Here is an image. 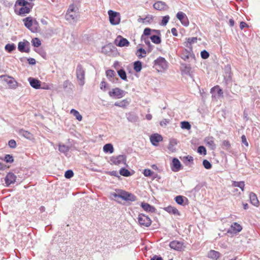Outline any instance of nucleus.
<instances>
[{"label":"nucleus","instance_id":"1","mask_svg":"<svg viewBox=\"0 0 260 260\" xmlns=\"http://www.w3.org/2000/svg\"><path fill=\"white\" fill-rule=\"evenodd\" d=\"M24 25L33 32H37L39 25L38 21L31 17H27L23 19Z\"/></svg>","mask_w":260,"mask_h":260},{"label":"nucleus","instance_id":"2","mask_svg":"<svg viewBox=\"0 0 260 260\" xmlns=\"http://www.w3.org/2000/svg\"><path fill=\"white\" fill-rule=\"evenodd\" d=\"M78 8L74 4H71L69 6L67 10L66 18L68 21H75L78 17Z\"/></svg>","mask_w":260,"mask_h":260},{"label":"nucleus","instance_id":"3","mask_svg":"<svg viewBox=\"0 0 260 260\" xmlns=\"http://www.w3.org/2000/svg\"><path fill=\"white\" fill-rule=\"evenodd\" d=\"M76 74L78 84L81 86H83L85 84V70L82 65L77 66Z\"/></svg>","mask_w":260,"mask_h":260},{"label":"nucleus","instance_id":"4","mask_svg":"<svg viewBox=\"0 0 260 260\" xmlns=\"http://www.w3.org/2000/svg\"><path fill=\"white\" fill-rule=\"evenodd\" d=\"M113 195L115 198H121L127 201H135L136 200V197L135 195L124 190H120L118 193H114Z\"/></svg>","mask_w":260,"mask_h":260},{"label":"nucleus","instance_id":"5","mask_svg":"<svg viewBox=\"0 0 260 260\" xmlns=\"http://www.w3.org/2000/svg\"><path fill=\"white\" fill-rule=\"evenodd\" d=\"M154 66L158 72L165 71L168 67L167 61L162 57H159L154 60Z\"/></svg>","mask_w":260,"mask_h":260},{"label":"nucleus","instance_id":"6","mask_svg":"<svg viewBox=\"0 0 260 260\" xmlns=\"http://www.w3.org/2000/svg\"><path fill=\"white\" fill-rule=\"evenodd\" d=\"M32 7V4H30L24 7H21L20 8H18L17 6L14 7V12L15 14L18 15L24 16L30 12Z\"/></svg>","mask_w":260,"mask_h":260},{"label":"nucleus","instance_id":"7","mask_svg":"<svg viewBox=\"0 0 260 260\" xmlns=\"http://www.w3.org/2000/svg\"><path fill=\"white\" fill-rule=\"evenodd\" d=\"M0 80L6 83L9 88L15 89L18 86L17 82L11 76L1 75L0 76Z\"/></svg>","mask_w":260,"mask_h":260},{"label":"nucleus","instance_id":"8","mask_svg":"<svg viewBox=\"0 0 260 260\" xmlns=\"http://www.w3.org/2000/svg\"><path fill=\"white\" fill-rule=\"evenodd\" d=\"M108 93L110 97L119 99L124 97L126 92L119 88L116 87L112 89Z\"/></svg>","mask_w":260,"mask_h":260},{"label":"nucleus","instance_id":"9","mask_svg":"<svg viewBox=\"0 0 260 260\" xmlns=\"http://www.w3.org/2000/svg\"><path fill=\"white\" fill-rule=\"evenodd\" d=\"M108 14L109 17V21L111 24L117 25L120 23V17L119 13L112 10H109Z\"/></svg>","mask_w":260,"mask_h":260},{"label":"nucleus","instance_id":"10","mask_svg":"<svg viewBox=\"0 0 260 260\" xmlns=\"http://www.w3.org/2000/svg\"><path fill=\"white\" fill-rule=\"evenodd\" d=\"M126 161V156L124 155H119L116 156H112L110 158V161L115 165H125Z\"/></svg>","mask_w":260,"mask_h":260},{"label":"nucleus","instance_id":"11","mask_svg":"<svg viewBox=\"0 0 260 260\" xmlns=\"http://www.w3.org/2000/svg\"><path fill=\"white\" fill-rule=\"evenodd\" d=\"M138 220L139 224L141 226L148 227L151 224V220L150 218L143 214H141L139 215Z\"/></svg>","mask_w":260,"mask_h":260},{"label":"nucleus","instance_id":"12","mask_svg":"<svg viewBox=\"0 0 260 260\" xmlns=\"http://www.w3.org/2000/svg\"><path fill=\"white\" fill-rule=\"evenodd\" d=\"M176 17L184 26H187L189 25V22L188 19L184 13L181 11L178 12L176 15Z\"/></svg>","mask_w":260,"mask_h":260},{"label":"nucleus","instance_id":"13","mask_svg":"<svg viewBox=\"0 0 260 260\" xmlns=\"http://www.w3.org/2000/svg\"><path fill=\"white\" fill-rule=\"evenodd\" d=\"M18 49L21 52H28L29 51V43L27 41L20 42L18 45Z\"/></svg>","mask_w":260,"mask_h":260},{"label":"nucleus","instance_id":"14","mask_svg":"<svg viewBox=\"0 0 260 260\" xmlns=\"http://www.w3.org/2000/svg\"><path fill=\"white\" fill-rule=\"evenodd\" d=\"M172 171L176 172H178L181 169V164L180 161L176 158H174L170 165Z\"/></svg>","mask_w":260,"mask_h":260},{"label":"nucleus","instance_id":"15","mask_svg":"<svg viewBox=\"0 0 260 260\" xmlns=\"http://www.w3.org/2000/svg\"><path fill=\"white\" fill-rule=\"evenodd\" d=\"M115 42L116 45L119 47L128 46L129 44V42L127 39L122 37L120 36H119L117 37Z\"/></svg>","mask_w":260,"mask_h":260},{"label":"nucleus","instance_id":"16","mask_svg":"<svg viewBox=\"0 0 260 260\" xmlns=\"http://www.w3.org/2000/svg\"><path fill=\"white\" fill-rule=\"evenodd\" d=\"M153 8L158 11H166L168 9L169 7L166 3L162 1H157L153 5Z\"/></svg>","mask_w":260,"mask_h":260},{"label":"nucleus","instance_id":"17","mask_svg":"<svg viewBox=\"0 0 260 260\" xmlns=\"http://www.w3.org/2000/svg\"><path fill=\"white\" fill-rule=\"evenodd\" d=\"M16 176L12 173H9L5 178V183L7 186L15 182Z\"/></svg>","mask_w":260,"mask_h":260},{"label":"nucleus","instance_id":"18","mask_svg":"<svg viewBox=\"0 0 260 260\" xmlns=\"http://www.w3.org/2000/svg\"><path fill=\"white\" fill-rule=\"evenodd\" d=\"M28 81L32 88L37 89L41 88V82L39 80L32 77H29L28 79Z\"/></svg>","mask_w":260,"mask_h":260},{"label":"nucleus","instance_id":"19","mask_svg":"<svg viewBox=\"0 0 260 260\" xmlns=\"http://www.w3.org/2000/svg\"><path fill=\"white\" fill-rule=\"evenodd\" d=\"M131 100L129 99H125L121 101H117L114 103V106L126 109L130 104Z\"/></svg>","mask_w":260,"mask_h":260},{"label":"nucleus","instance_id":"20","mask_svg":"<svg viewBox=\"0 0 260 260\" xmlns=\"http://www.w3.org/2000/svg\"><path fill=\"white\" fill-rule=\"evenodd\" d=\"M242 230V226L237 222H234L228 230V233L237 234Z\"/></svg>","mask_w":260,"mask_h":260},{"label":"nucleus","instance_id":"21","mask_svg":"<svg viewBox=\"0 0 260 260\" xmlns=\"http://www.w3.org/2000/svg\"><path fill=\"white\" fill-rule=\"evenodd\" d=\"M150 139L152 144L153 145L156 146L157 145L158 142L162 141V137L161 135L158 134H155L151 136Z\"/></svg>","mask_w":260,"mask_h":260},{"label":"nucleus","instance_id":"22","mask_svg":"<svg viewBox=\"0 0 260 260\" xmlns=\"http://www.w3.org/2000/svg\"><path fill=\"white\" fill-rule=\"evenodd\" d=\"M206 144L211 149L214 150L216 148V145L214 143V138L212 137H208L205 138Z\"/></svg>","mask_w":260,"mask_h":260},{"label":"nucleus","instance_id":"23","mask_svg":"<svg viewBox=\"0 0 260 260\" xmlns=\"http://www.w3.org/2000/svg\"><path fill=\"white\" fill-rule=\"evenodd\" d=\"M250 203L255 207L259 205V202L255 193L251 192L249 193Z\"/></svg>","mask_w":260,"mask_h":260},{"label":"nucleus","instance_id":"24","mask_svg":"<svg viewBox=\"0 0 260 260\" xmlns=\"http://www.w3.org/2000/svg\"><path fill=\"white\" fill-rule=\"evenodd\" d=\"M170 247L176 250H181L182 249L183 244L181 242L177 241H173L170 242Z\"/></svg>","mask_w":260,"mask_h":260},{"label":"nucleus","instance_id":"25","mask_svg":"<svg viewBox=\"0 0 260 260\" xmlns=\"http://www.w3.org/2000/svg\"><path fill=\"white\" fill-rule=\"evenodd\" d=\"M164 210L169 213L175 215H180V212L176 208L171 206H169L164 208Z\"/></svg>","mask_w":260,"mask_h":260},{"label":"nucleus","instance_id":"26","mask_svg":"<svg viewBox=\"0 0 260 260\" xmlns=\"http://www.w3.org/2000/svg\"><path fill=\"white\" fill-rule=\"evenodd\" d=\"M18 133L27 139L31 140L33 138V135L27 131L21 129L19 131Z\"/></svg>","mask_w":260,"mask_h":260},{"label":"nucleus","instance_id":"27","mask_svg":"<svg viewBox=\"0 0 260 260\" xmlns=\"http://www.w3.org/2000/svg\"><path fill=\"white\" fill-rule=\"evenodd\" d=\"M197 41V37L188 38L187 39L186 42H185V46L191 50V44L196 43Z\"/></svg>","mask_w":260,"mask_h":260},{"label":"nucleus","instance_id":"28","mask_svg":"<svg viewBox=\"0 0 260 260\" xmlns=\"http://www.w3.org/2000/svg\"><path fill=\"white\" fill-rule=\"evenodd\" d=\"M220 255L219 252L213 250H210L208 253V257L214 259H217Z\"/></svg>","mask_w":260,"mask_h":260},{"label":"nucleus","instance_id":"29","mask_svg":"<svg viewBox=\"0 0 260 260\" xmlns=\"http://www.w3.org/2000/svg\"><path fill=\"white\" fill-rule=\"evenodd\" d=\"M141 207L145 211L147 212H153L155 210L154 208L148 203H142Z\"/></svg>","mask_w":260,"mask_h":260},{"label":"nucleus","instance_id":"30","mask_svg":"<svg viewBox=\"0 0 260 260\" xmlns=\"http://www.w3.org/2000/svg\"><path fill=\"white\" fill-rule=\"evenodd\" d=\"M177 140L175 139H172L170 141L169 144L168 145V149L172 152H174L176 150L175 146L177 144Z\"/></svg>","mask_w":260,"mask_h":260},{"label":"nucleus","instance_id":"31","mask_svg":"<svg viewBox=\"0 0 260 260\" xmlns=\"http://www.w3.org/2000/svg\"><path fill=\"white\" fill-rule=\"evenodd\" d=\"M103 150L105 153H112L114 152V148L111 144L108 143L104 146Z\"/></svg>","mask_w":260,"mask_h":260},{"label":"nucleus","instance_id":"32","mask_svg":"<svg viewBox=\"0 0 260 260\" xmlns=\"http://www.w3.org/2000/svg\"><path fill=\"white\" fill-rule=\"evenodd\" d=\"M136 55L139 58H143L146 55V51L144 49L140 48L136 51Z\"/></svg>","mask_w":260,"mask_h":260},{"label":"nucleus","instance_id":"33","mask_svg":"<svg viewBox=\"0 0 260 260\" xmlns=\"http://www.w3.org/2000/svg\"><path fill=\"white\" fill-rule=\"evenodd\" d=\"M31 3H28L25 0H17L15 6L16 7L17 6L18 8H20L21 7H24L25 6H27L28 5L30 4Z\"/></svg>","mask_w":260,"mask_h":260},{"label":"nucleus","instance_id":"34","mask_svg":"<svg viewBox=\"0 0 260 260\" xmlns=\"http://www.w3.org/2000/svg\"><path fill=\"white\" fill-rule=\"evenodd\" d=\"M106 74L107 78L111 81H113V77L116 75L115 72L112 70H108L106 71Z\"/></svg>","mask_w":260,"mask_h":260},{"label":"nucleus","instance_id":"35","mask_svg":"<svg viewBox=\"0 0 260 260\" xmlns=\"http://www.w3.org/2000/svg\"><path fill=\"white\" fill-rule=\"evenodd\" d=\"M191 68L190 65L186 64H182V71L185 74L190 75Z\"/></svg>","mask_w":260,"mask_h":260},{"label":"nucleus","instance_id":"36","mask_svg":"<svg viewBox=\"0 0 260 260\" xmlns=\"http://www.w3.org/2000/svg\"><path fill=\"white\" fill-rule=\"evenodd\" d=\"M70 113L73 114L78 121H80L82 120V115L76 110L72 109L70 111Z\"/></svg>","mask_w":260,"mask_h":260},{"label":"nucleus","instance_id":"37","mask_svg":"<svg viewBox=\"0 0 260 260\" xmlns=\"http://www.w3.org/2000/svg\"><path fill=\"white\" fill-rule=\"evenodd\" d=\"M134 69L138 73L142 70V62L140 61H136L134 63Z\"/></svg>","mask_w":260,"mask_h":260},{"label":"nucleus","instance_id":"38","mask_svg":"<svg viewBox=\"0 0 260 260\" xmlns=\"http://www.w3.org/2000/svg\"><path fill=\"white\" fill-rule=\"evenodd\" d=\"M211 92L214 94V93H217V95L219 96H222L223 94L222 90L219 88L218 86H215L211 89Z\"/></svg>","mask_w":260,"mask_h":260},{"label":"nucleus","instance_id":"39","mask_svg":"<svg viewBox=\"0 0 260 260\" xmlns=\"http://www.w3.org/2000/svg\"><path fill=\"white\" fill-rule=\"evenodd\" d=\"M191 51L190 50L188 51L185 49L182 53L181 58L184 60L188 59L191 55Z\"/></svg>","mask_w":260,"mask_h":260},{"label":"nucleus","instance_id":"40","mask_svg":"<svg viewBox=\"0 0 260 260\" xmlns=\"http://www.w3.org/2000/svg\"><path fill=\"white\" fill-rule=\"evenodd\" d=\"M5 50L9 53L11 52L16 49V46L14 44H8L5 47Z\"/></svg>","mask_w":260,"mask_h":260},{"label":"nucleus","instance_id":"41","mask_svg":"<svg viewBox=\"0 0 260 260\" xmlns=\"http://www.w3.org/2000/svg\"><path fill=\"white\" fill-rule=\"evenodd\" d=\"M232 185L235 187H238L240 188L242 191H244V190L245 184L243 181H233Z\"/></svg>","mask_w":260,"mask_h":260},{"label":"nucleus","instance_id":"42","mask_svg":"<svg viewBox=\"0 0 260 260\" xmlns=\"http://www.w3.org/2000/svg\"><path fill=\"white\" fill-rule=\"evenodd\" d=\"M184 200H187L186 198L181 196H178L175 198L176 203L181 205H184L183 203Z\"/></svg>","mask_w":260,"mask_h":260},{"label":"nucleus","instance_id":"43","mask_svg":"<svg viewBox=\"0 0 260 260\" xmlns=\"http://www.w3.org/2000/svg\"><path fill=\"white\" fill-rule=\"evenodd\" d=\"M150 39L153 43L156 44H159L161 43V39L158 36L153 35L150 37Z\"/></svg>","mask_w":260,"mask_h":260},{"label":"nucleus","instance_id":"44","mask_svg":"<svg viewBox=\"0 0 260 260\" xmlns=\"http://www.w3.org/2000/svg\"><path fill=\"white\" fill-rule=\"evenodd\" d=\"M118 74L119 76L121 78V79L123 80H127V76L125 71L123 69L119 70L117 71Z\"/></svg>","mask_w":260,"mask_h":260},{"label":"nucleus","instance_id":"45","mask_svg":"<svg viewBox=\"0 0 260 260\" xmlns=\"http://www.w3.org/2000/svg\"><path fill=\"white\" fill-rule=\"evenodd\" d=\"M119 173L121 175L125 177H128L131 175L130 172L125 168L120 169Z\"/></svg>","mask_w":260,"mask_h":260},{"label":"nucleus","instance_id":"46","mask_svg":"<svg viewBox=\"0 0 260 260\" xmlns=\"http://www.w3.org/2000/svg\"><path fill=\"white\" fill-rule=\"evenodd\" d=\"M32 45L35 47H38L41 45V42L38 38H35L32 39Z\"/></svg>","mask_w":260,"mask_h":260},{"label":"nucleus","instance_id":"47","mask_svg":"<svg viewBox=\"0 0 260 260\" xmlns=\"http://www.w3.org/2000/svg\"><path fill=\"white\" fill-rule=\"evenodd\" d=\"M181 127L182 129L189 130L191 128V125L187 121H182L181 122Z\"/></svg>","mask_w":260,"mask_h":260},{"label":"nucleus","instance_id":"48","mask_svg":"<svg viewBox=\"0 0 260 260\" xmlns=\"http://www.w3.org/2000/svg\"><path fill=\"white\" fill-rule=\"evenodd\" d=\"M154 17L151 15H147L143 20V23H151L153 20Z\"/></svg>","mask_w":260,"mask_h":260},{"label":"nucleus","instance_id":"49","mask_svg":"<svg viewBox=\"0 0 260 260\" xmlns=\"http://www.w3.org/2000/svg\"><path fill=\"white\" fill-rule=\"evenodd\" d=\"M59 151L62 153L67 152L69 151V148L65 145H59Z\"/></svg>","mask_w":260,"mask_h":260},{"label":"nucleus","instance_id":"50","mask_svg":"<svg viewBox=\"0 0 260 260\" xmlns=\"http://www.w3.org/2000/svg\"><path fill=\"white\" fill-rule=\"evenodd\" d=\"M198 152L200 154L206 155V149L205 147L201 146H199L198 148Z\"/></svg>","mask_w":260,"mask_h":260},{"label":"nucleus","instance_id":"51","mask_svg":"<svg viewBox=\"0 0 260 260\" xmlns=\"http://www.w3.org/2000/svg\"><path fill=\"white\" fill-rule=\"evenodd\" d=\"M169 19H170V17L169 15L164 16L162 17V19L161 23H160L161 25H162L163 26L166 25L167 23L168 22Z\"/></svg>","mask_w":260,"mask_h":260},{"label":"nucleus","instance_id":"52","mask_svg":"<svg viewBox=\"0 0 260 260\" xmlns=\"http://www.w3.org/2000/svg\"><path fill=\"white\" fill-rule=\"evenodd\" d=\"M74 176V173L73 171L69 170L65 172L64 176L66 178L70 179Z\"/></svg>","mask_w":260,"mask_h":260},{"label":"nucleus","instance_id":"53","mask_svg":"<svg viewBox=\"0 0 260 260\" xmlns=\"http://www.w3.org/2000/svg\"><path fill=\"white\" fill-rule=\"evenodd\" d=\"M203 165L204 168L206 169H210L212 167V165L210 162L207 160H204L203 161Z\"/></svg>","mask_w":260,"mask_h":260},{"label":"nucleus","instance_id":"54","mask_svg":"<svg viewBox=\"0 0 260 260\" xmlns=\"http://www.w3.org/2000/svg\"><path fill=\"white\" fill-rule=\"evenodd\" d=\"M143 174L146 177H150L153 174V172L150 169H145L143 171Z\"/></svg>","mask_w":260,"mask_h":260},{"label":"nucleus","instance_id":"55","mask_svg":"<svg viewBox=\"0 0 260 260\" xmlns=\"http://www.w3.org/2000/svg\"><path fill=\"white\" fill-rule=\"evenodd\" d=\"M100 88L104 91H105L108 88V84L104 81L101 82L100 84Z\"/></svg>","mask_w":260,"mask_h":260},{"label":"nucleus","instance_id":"56","mask_svg":"<svg viewBox=\"0 0 260 260\" xmlns=\"http://www.w3.org/2000/svg\"><path fill=\"white\" fill-rule=\"evenodd\" d=\"M5 160L7 162L11 163L13 161L14 159H13V157L12 155H9V154H7V155H6V156L5 157Z\"/></svg>","mask_w":260,"mask_h":260},{"label":"nucleus","instance_id":"57","mask_svg":"<svg viewBox=\"0 0 260 260\" xmlns=\"http://www.w3.org/2000/svg\"><path fill=\"white\" fill-rule=\"evenodd\" d=\"M201 56L203 59H207L209 56V53L206 50H203L201 52Z\"/></svg>","mask_w":260,"mask_h":260},{"label":"nucleus","instance_id":"58","mask_svg":"<svg viewBox=\"0 0 260 260\" xmlns=\"http://www.w3.org/2000/svg\"><path fill=\"white\" fill-rule=\"evenodd\" d=\"M184 161L185 163H186L187 162H192L193 160V157L191 156L187 155L186 156L184 157Z\"/></svg>","mask_w":260,"mask_h":260},{"label":"nucleus","instance_id":"59","mask_svg":"<svg viewBox=\"0 0 260 260\" xmlns=\"http://www.w3.org/2000/svg\"><path fill=\"white\" fill-rule=\"evenodd\" d=\"M9 146L12 148H14L16 147V142L14 140H11L9 141Z\"/></svg>","mask_w":260,"mask_h":260},{"label":"nucleus","instance_id":"60","mask_svg":"<svg viewBox=\"0 0 260 260\" xmlns=\"http://www.w3.org/2000/svg\"><path fill=\"white\" fill-rule=\"evenodd\" d=\"M222 145L224 146L226 149L230 148L231 146V144L229 141L227 140H224L222 142Z\"/></svg>","mask_w":260,"mask_h":260},{"label":"nucleus","instance_id":"61","mask_svg":"<svg viewBox=\"0 0 260 260\" xmlns=\"http://www.w3.org/2000/svg\"><path fill=\"white\" fill-rule=\"evenodd\" d=\"M151 29L149 28H146L144 30L143 35L145 36H148L150 34Z\"/></svg>","mask_w":260,"mask_h":260},{"label":"nucleus","instance_id":"62","mask_svg":"<svg viewBox=\"0 0 260 260\" xmlns=\"http://www.w3.org/2000/svg\"><path fill=\"white\" fill-rule=\"evenodd\" d=\"M242 142L243 144H244L246 146H248V143L247 141L246 138L245 136L243 135L241 137Z\"/></svg>","mask_w":260,"mask_h":260},{"label":"nucleus","instance_id":"63","mask_svg":"<svg viewBox=\"0 0 260 260\" xmlns=\"http://www.w3.org/2000/svg\"><path fill=\"white\" fill-rule=\"evenodd\" d=\"M72 84L71 82L69 80L65 81L63 83V87L64 88H67L69 86L71 85Z\"/></svg>","mask_w":260,"mask_h":260},{"label":"nucleus","instance_id":"64","mask_svg":"<svg viewBox=\"0 0 260 260\" xmlns=\"http://www.w3.org/2000/svg\"><path fill=\"white\" fill-rule=\"evenodd\" d=\"M169 120L165 119L160 122V125L161 126H165L169 123Z\"/></svg>","mask_w":260,"mask_h":260}]
</instances>
